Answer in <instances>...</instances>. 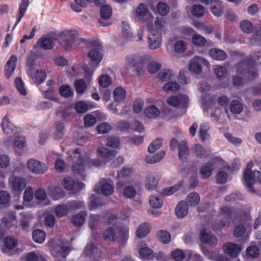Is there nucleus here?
Wrapping results in <instances>:
<instances>
[{"instance_id":"f257e3e1","label":"nucleus","mask_w":261,"mask_h":261,"mask_svg":"<svg viewBox=\"0 0 261 261\" xmlns=\"http://www.w3.org/2000/svg\"><path fill=\"white\" fill-rule=\"evenodd\" d=\"M80 151L81 149L79 148H76L73 151L74 158L77 159V161L73 165L72 170L77 177L80 179H84L85 177L84 174L85 167H97L101 166V163L98 159L92 160L90 159L87 154L81 157Z\"/></svg>"},{"instance_id":"f03ea898","label":"nucleus","mask_w":261,"mask_h":261,"mask_svg":"<svg viewBox=\"0 0 261 261\" xmlns=\"http://www.w3.org/2000/svg\"><path fill=\"white\" fill-rule=\"evenodd\" d=\"M254 166H259V162L258 160L255 159L253 161L250 162L248 164L244 174V178L247 190L252 194L256 193L255 190L252 187V185L255 183H261V173L255 169L252 171ZM254 168H255V167Z\"/></svg>"},{"instance_id":"7ed1b4c3","label":"nucleus","mask_w":261,"mask_h":261,"mask_svg":"<svg viewBox=\"0 0 261 261\" xmlns=\"http://www.w3.org/2000/svg\"><path fill=\"white\" fill-rule=\"evenodd\" d=\"M59 42L65 49H70L73 46H77L85 41L79 33L75 30H66L59 34Z\"/></svg>"},{"instance_id":"20e7f679","label":"nucleus","mask_w":261,"mask_h":261,"mask_svg":"<svg viewBox=\"0 0 261 261\" xmlns=\"http://www.w3.org/2000/svg\"><path fill=\"white\" fill-rule=\"evenodd\" d=\"M89 59L97 64L101 61L103 55L101 46L97 43H93L89 46L87 53Z\"/></svg>"},{"instance_id":"39448f33","label":"nucleus","mask_w":261,"mask_h":261,"mask_svg":"<svg viewBox=\"0 0 261 261\" xmlns=\"http://www.w3.org/2000/svg\"><path fill=\"white\" fill-rule=\"evenodd\" d=\"M27 167L31 172L36 174H43L48 170V168L45 164L33 159L28 160Z\"/></svg>"},{"instance_id":"423d86ee","label":"nucleus","mask_w":261,"mask_h":261,"mask_svg":"<svg viewBox=\"0 0 261 261\" xmlns=\"http://www.w3.org/2000/svg\"><path fill=\"white\" fill-rule=\"evenodd\" d=\"M9 185L13 191H22L26 187L25 178L12 175L9 179Z\"/></svg>"},{"instance_id":"0eeeda50","label":"nucleus","mask_w":261,"mask_h":261,"mask_svg":"<svg viewBox=\"0 0 261 261\" xmlns=\"http://www.w3.org/2000/svg\"><path fill=\"white\" fill-rule=\"evenodd\" d=\"M188 101V97L185 94H179L178 96L174 95L169 97L167 99L169 105L180 108H186Z\"/></svg>"},{"instance_id":"6e6552de","label":"nucleus","mask_w":261,"mask_h":261,"mask_svg":"<svg viewBox=\"0 0 261 261\" xmlns=\"http://www.w3.org/2000/svg\"><path fill=\"white\" fill-rule=\"evenodd\" d=\"M112 14V9L110 6H103L100 10V18L99 19V23L103 27L111 24L110 18Z\"/></svg>"},{"instance_id":"1a4fd4ad","label":"nucleus","mask_w":261,"mask_h":261,"mask_svg":"<svg viewBox=\"0 0 261 261\" xmlns=\"http://www.w3.org/2000/svg\"><path fill=\"white\" fill-rule=\"evenodd\" d=\"M99 193L109 196L114 192L113 181L110 178H102L99 182Z\"/></svg>"},{"instance_id":"9d476101","label":"nucleus","mask_w":261,"mask_h":261,"mask_svg":"<svg viewBox=\"0 0 261 261\" xmlns=\"http://www.w3.org/2000/svg\"><path fill=\"white\" fill-rule=\"evenodd\" d=\"M69 252L68 247L63 246L61 241L57 240L53 243L51 253L54 256H60L64 258L67 256Z\"/></svg>"},{"instance_id":"9b49d317","label":"nucleus","mask_w":261,"mask_h":261,"mask_svg":"<svg viewBox=\"0 0 261 261\" xmlns=\"http://www.w3.org/2000/svg\"><path fill=\"white\" fill-rule=\"evenodd\" d=\"M200 2L205 5H213L211 9L215 16L220 17L223 14V7L220 0H200Z\"/></svg>"},{"instance_id":"f8f14e48","label":"nucleus","mask_w":261,"mask_h":261,"mask_svg":"<svg viewBox=\"0 0 261 261\" xmlns=\"http://www.w3.org/2000/svg\"><path fill=\"white\" fill-rule=\"evenodd\" d=\"M162 44L161 34L152 30L148 36V47L151 50L159 48Z\"/></svg>"},{"instance_id":"ddd939ff","label":"nucleus","mask_w":261,"mask_h":261,"mask_svg":"<svg viewBox=\"0 0 261 261\" xmlns=\"http://www.w3.org/2000/svg\"><path fill=\"white\" fill-rule=\"evenodd\" d=\"M62 184L67 190H74L75 191L83 189L85 185L80 182H75L74 180L69 177L64 178L62 181Z\"/></svg>"},{"instance_id":"4468645a","label":"nucleus","mask_w":261,"mask_h":261,"mask_svg":"<svg viewBox=\"0 0 261 261\" xmlns=\"http://www.w3.org/2000/svg\"><path fill=\"white\" fill-rule=\"evenodd\" d=\"M203 63L206 65H209L207 61L202 58L195 57L191 60L189 65V69L196 74H199L201 73L202 69L200 65V63Z\"/></svg>"},{"instance_id":"2eb2a0df","label":"nucleus","mask_w":261,"mask_h":261,"mask_svg":"<svg viewBox=\"0 0 261 261\" xmlns=\"http://www.w3.org/2000/svg\"><path fill=\"white\" fill-rule=\"evenodd\" d=\"M85 255L96 259L100 256V251L93 243H90L86 246L84 250Z\"/></svg>"},{"instance_id":"dca6fc26","label":"nucleus","mask_w":261,"mask_h":261,"mask_svg":"<svg viewBox=\"0 0 261 261\" xmlns=\"http://www.w3.org/2000/svg\"><path fill=\"white\" fill-rule=\"evenodd\" d=\"M159 181V178L155 173H149L146 178L145 187L149 191L155 189Z\"/></svg>"},{"instance_id":"f3484780","label":"nucleus","mask_w":261,"mask_h":261,"mask_svg":"<svg viewBox=\"0 0 261 261\" xmlns=\"http://www.w3.org/2000/svg\"><path fill=\"white\" fill-rule=\"evenodd\" d=\"M223 248L225 253L231 257H236L242 250L241 246L231 243H226Z\"/></svg>"},{"instance_id":"a211bd4d","label":"nucleus","mask_w":261,"mask_h":261,"mask_svg":"<svg viewBox=\"0 0 261 261\" xmlns=\"http://www.w3.org/2000/svg\"><path fill=\"white\" fill-rule=\"evenodd\" d=\"M217 160V159L212 160L202 166L200 170V173L204 178H207L211 175L212 172L215 167Z\"/></svg>"},{"instance_id":"6ab92c4d","label":"nucleus","mask_w":261,"mask_h":261,"mask_svg":"<svg viewBox=\"0 0 261 261\" xmlns=\"http://www.w3.org/2000/svg\"><path fill=\"white\" fill-rule=\"evenodd\" d=\"M97 155L108 162L113 159L115 156V151L111 150L105 147H98L97 149Z\"/></svg>"},{"instance_id":"aec40b11","label":"nucleus","mask_w":261,"mask_h":261,"mask_svg":"<svg viewBox=\"0 0 261 261\" xmlns=\"http://www.w3.org/2000/svg\"><path fill=\"white\" fill-rule=\"evenodd\" d=\"M178 156L182 162H186L189 155V150L186 141H180L178 145Z\"/></svg>"},{"instance_id":"412c9836","label":"nucleus","mask_w":261,"mask_h":261,"mask_svg":"<svg viewBox=\"0 0 261 261\" xmlns=\"http://www.w3.org/2000/svg\"><path fill=\"white\" fill-rule=\"evenodd\" d=\"M17 62V58L15 56H12L10 58L9 60L7 61L5 66V76L9 79L12 75L15 67L16 63Z\"/></svg>"},{"instance_id":"4be33fe9","label":"nucleus","mask_w":261,"mask_h":261,"mask_svg":"<svg viewBox=\"0 0 261 261\" xmlns=\"http://www.w3.org/2000/svg\"><path fill=\"white\" fill-rule=\"evenodd\" d=\"M200 239L203 243L208 244L211 246H214L217 243L216 238L205 229H202L200 231Z\"/></svg>"},{"instance_id":"5701e85b","label":"nucleus","mask_w":261,"mask_h":261,"mask_svg":"<svg viewBox=\"0 0 261 261\" xmlns=\"http://www.w3.org/2000/svg\"><path fill=\"white\" fill-rule=\"evenodd\" d=\"M136 14L137 18L139 21L144 22L150 17V14L147 7L143 4H140L136 10Z\"/></svg>"},{"instance_id":"b1692460","label":"nucleus","mask_w":261,"mask_h":261,"mask_svg":"<svg viewBox=\"0 0 261 261\" xmlns=\"http://www.w3.org/2000/svg\"><path fill=\"white\" fill-rule=\"evenodd\" d=\"M210 57L218 61H223L227 58V54L223 50L218 48H212L208 51Z\"/></svg>"},{"instance_id":"393cba45","label":"nucleus","mask_w":261,"mask_h":261,"mask_svg":"<svg viewBox=\"0 0 261 261\" xmlns=\"http://www.w3.org/2000/svg\"><path fill=\"white\" fill-rule=\"evenodd\" d=\"M165 152L161 150L155 154L147 155L145 158V161L147 164H155L160 162L165 156Z\"/></svg>"},{"instance_id":"a878e982","label":"nucleus","mask_w":261,"mask_h":261,"mask_svg":"<svg viewBox=\"0 0 261 261\" xmlns=\"http://www.w3.org/2000/svg\"><path fill=\"white\" fill-rule=\"evenodd\" d=\"M188 213V206L184 201L179 202L175 207V213L179 218L185 217Z\"/></svg>"},{"instance_id":"bb28decb","label":"nucleus","mask_w":261,"mask_h":261,"mask_svg":"<svg viewBox=\"0 0 261 261\" xmlns=\"http://www.w3.org/2000/svg\"><path fill=\"white\" fill-rule=\"evenodd\" d=\"M56 40L54 37H42L39 40V46L45 49H50L53 48V43Z\"/></svg>"},{"instance_id":"cd10ccee","label":"nucleus","mask_w":261,"mask_h":261,"mask_svg":"<svg viewBox=\"0 0 261 261\" xmlns=\"http://www.w3.org/2000/svg\"><path fill=\"white\" fill-rule=\"evenodd\" d=\"M144 113L149 118H155L161 114L160 111L154 105H150L146 108Z\"/></svg>"},{"instance_id":"c85d7f7f","label":"nucleus","mask_w":261,"mask_h":261,"mask_svg":"<svg viewBox=\"0 0 261 261\" xmlns=\"http://www.w3.org/2000/svg\"><path fill=\"white\" fill-rule=\"evenodd\" d=\"M74 3L70 4V7L72 10L76 12H80L82 8L85 7L88 3H91L92 0H74Z\"/></svg>"},{"instance_id":"c756f323","label":"nucleus","mask_w":261,"mask_h":261,"mask_svg":"<svg viewBox=\"0 0 261 261\" xmlns=\"http://www.w3.org/2000/svg\"><path fill=\"white\" fill-rule=\"evenodd\" d=\"M151 229L149 223H144L141 224L136 231V236L139 238L145 237L150 232Z\"/></svg>"},{"instance_id":"7c9ffc66","label":"nucleus","mask_w":261,"mask_h":261,"mask_svg":"<svg viewBox=\"0 0 261 261\" xmlns=\"http://www.w3.org/2000/svg\"><path fill=\"white\" fill-rule=\"evenodd\" d=\"M1 125L4 132L7 134H10L17 130L16 127L10 122L7 116L4 117Z\"/></svg>"},{"instance_id":"2f4dec72","label":"nucleus","mask_w":261,"mask_h":261,"mask_svg":"<svg viewBox=\"0 0 261 261\" xmlns=\"http://www.w3.org/2000/svg\"><path fill=\"white\" fill-rule=\"evenodd\" d=\"M32 69H30L29 70V74L31 76L32 79L33 80L34 83L37 84H40L42 83L46 77V73L44 70H37L34 76L32 74Z\"/></svg>"},{"instance_id":"473e14b6","label":"nucleus","mask_w":261,"mask_h":261,"mask_svg":"<svg viewBox=\"0 0 261 261\" xmlns=\"http://www.w3.org/2000/svg\"><path fill=\"white\" fill-rule=\"evenodd\" d=\"M113 98L116 101L121 102L126 98V91L121 87L115 88L113 91Z\"/></svg>"},{"instance_id":"72a5a7b5","label":"nucleus","mask_w":261,"mask_h":261,"mask_svg":"<svg viewBox=\"0 0 261 261\" xmlns=\"http://www.w3.org/2000/svg\"><path fill=\"white\" fill-rule=\"evenodd\" d=\"M193 150L195 155L200 158H204L210 153V150L203 148L201 145L197 144L193 147Z\"/></svg>"},{"instance_id":"f704fd0d","label":"nucleus","mask_w":261,"mask_h":261,"mask_svg":"<svg viewBox=\"0 0 261 261\" xmlns=\"http://www.w3.org/2000/svg\"><path fill=\"white\" fill-rule=\"evenodd\" d=\"M48 189L50 196L54 200L62 199L64 196L62 190L60 188L51 186L49 187Z\"/></svg>"},{"instance_id":"c9c22d12","label":"nucleus","mask_w":261,"mask_h":261,"mask_svg":"<svg viewBox=\"0 0 261 261\" xmlns=\"http://www.w3.org/2000/svg\"><path fill=\"white\" fill-rule=\"evenodd\" d=\"M186 203L188 206H195L197 205L200 201V196L199 194L196 192H193L189 194L186 199Z\"/></svg>"},{"instance_id":"e433bc0d","label":"nucleus","mask_w":261,"mask_h":261,"mask_svg":"<svg viewBox=\"0 0 261 261\" xmlns=\"http://www.w3.org/2000/svg\"><path fill=\"white\" fill-rule=\"evenodd\" d=\"M230 111L234 114H240L243 110L242 102L239 100H233L230 104Z\"/></svg>"},{"instance_id":"4c0bfd02","label":"nucleus","mask_w":261,"mask_h":261,"mask_svg":"<svg viewBox=\"0 0 261 261\" xmlns=\"http://www.w3.org/2000/svg\"><path fill=\"white\" fill-rule=\"evenodd\" d=\"M86 217V214L84 212H80L72 216L71 222L76 226H80L84 224Z\"/></svg>"},{"instance_id":"58836bf2","label":"nucleus","mask_w":261,"mask_h":261,"mask_svg":"<svg viewBox=\"0 0 261 261\" xmlns=\"http://www.w3.org/2000/svg\"><path fill=\"white\" fill-rule=\"evenodd\" d=\"M32 238L36 243L41 244L43 243L45 240V233L41 229H36L32 232Z\"/></svg>"},{"instance_id":"ea45409f","label":"nucleus","mask_w":261,"mask_h":261,"mask_svg":"<svg viewBox=\"0 0 261 261\" xmlns=\"http://www.w3.org/2000/svg\"><path fill=\"white\" fill-rule=\"evenodd\" d=\"M29 0H21V3L18 10V16L16 22L14 25V27L19 22L21 18L23 16L25 12L29 6Z\"/></svg>"},{"instance_id":"a19ab883","label":"nucleus","mask_w":261,"mask_h":261,"mask_svg":"<svg viewBox=\"0 0 261 261\" xmlns=\"http://www.w3.org/2000/svg\"><path fill=\"white\" fill-rule=\"evenodd\" d=\"M3 221L5 223L7 227H11L16 224V218L14 212L8 213L3 218Z\"/></svg>"},{"instance_id":"79ce46f5","label":"nucleus","mask_w":261,"mask_h":261,"mask_svg":"<svg viewBox=\"0 0 261 261\" xmlns=\"http://www.w3.org/2000/svg\"><path fill=\"white\" fill-rule=\"evenodd\" d=\"M139 254L143 258L151 259L154 257L153 251L150 248L144 246L139 249Z\"/></svg>"},{"instance_id":"37998d69","label":"nucleus","mask_w":261,"mask_h":261,"mask_svg":"<svg viewBox=\"0 0 261 261\" xmlns=\"http://www.w3.org/2000/svg\"><path fill=\"white\" fill-rule=\"evenodd\" d=\"M32 219V216L30 215L22 216V218L20 220V226L23 231H28Z\"/></svg>"},{"instance_id":"c03bdc74","label":"nucleus","mask_w":261,"mask_h":261,"mask_svg":"<svg viewBox=\"0 0 261 261\" xmlns=\"http://www.w3.org/2000/svg\"><path fill=\"white\" fill-rule=\"evenodd\" d=\"M55 132L54 138L56 139L59 140L61 139L64 135V124L61 121H57L55 124Z\"/></svg>"},{"instance_id":"a18cd8bd","label":"nucleus","mask_w":261,"mask_h":261,"mask_svg":"<svg viewBox=\"0 0 261 261\" xmlns=\"http://www.w3.org/2000/svg\"><path fill=\"white\" fill-rule=\"evenodd\" d=\"M137 191L135 187L132 186L125 187L123 190V196L126 198L134 199L137 195Z\"/></svg>"},{"instance_id":"49530a36","label":"nucleus","mask_w":261,"mask_h":261,"mask_svg":"<svg viewBox=\"0 0 261 261\" xmlns=\"http://www.w3.org/2000/svg\"><path fill=\"white\" fill-rule=\"evenodd\" d=\"M70 108L68 106H61L57 109L56 114L66 120L70 115Z\"/></svg>"},{"instance_id":"de8ad7c7","label":"nucleus","mask_w":261,"mask_h":261,"mask_svg":"<svg viewBox=\"0 0 261 261\" xmlns=\"http://www.w3.org/2000/svg\"><path fill=\"white\" fill-rule=\"evenodd\" d=\"M241 30L246 34H250L253 31V25L252 22L248 20H243L240 23Z\"/></svg>"},{"instance_id":"09e8293b","label":"nucleus","mask_w":261,"mask_h":261,"mask_svg":"<svg viewBox=\"0 0 261 261\" xmlns=\"http://www.w3.org/2000/svg\"><path fill=\"white\" fill-rule=\"evenodd\" d=\"M214 73L217 77L220 80L225 79L227 74V69L225 67L217 65L214 67Z\"/></svg>"},{"instance_id":"8fccbe9b","label":"nucleus","mask_w":261,"mask_h":261,"mask_svg":"<svg viewBox=\"0 0 261 261\" xmlns=\"http://www.w3.org/2000/svg\"><path fill=\"white\" fill-rule=\"evenodd\" d=\"M74 138L75 143L79 145H84L89 139V137L87 135L80 133H75Z\"/></svg>"},{"instance_id":"3c124183","label":"nucleus","mask_w":261,"mask_h":261,"mask_svg":"<svg viewBox=\"0 0 261 261\" xmlns=\"http://www.w3.org/2000/svg\"><path fill=\"white\" fill-rule=\"evenodd\" d=\"M192 42L196 46H203L206 43V39L201 35L195 33L192 36Z\"/></svg>"},{"instance_id":"603ef678","label":"nucleus","mask_w":261,"mask_h":261,"mask_svg":"<svg viewBox=\"0 0 261 261\" xmlns=\"http://www.w3.org/2000/svg\"><path fill=\"white\" fill-rule=\"evenodd\" d=\"M210 127L207 123L201 124L199 127V134L200 138L202 141H204L209 138V135L207 134Z\"/></svg>"},{"instance_id":"864d4df0","label":"nucleus","mask_w":261,"mask_h":261,"mask_svg":"<svg viewBox=\"0 0 261 261\" xmlns=\"http://www.w3.org/2000/svg\"><path fill=\"white\" fill-rule=\"evenodd\" d=\"M150 205L155 208H160L163 205V201L160 196L152 195L149 198Z\"/></svg>"},{"instance_id":"5fc2aeb1","label":"nucleus","mask_w":261,"mask_h":261,"mask_svg":"<svg viewBox=\"0 0 261 261\" xmlns=\"http://www.w3.org/2000/svg\"><path fill=\"white\" fill-rule=\"evenodd\" d=\"M163 88L166 92H176L179 90L180 86L176 82H170L165 84Z\"/></svg>"},{"instance_id":"6e6d98bb","label":"nucleus","mask_w":261,"mask_h":261,"mask_svg":"<svg viewBox=\"0 0 261 261\" xmlns=\"http://www.w3.org/2000/svg\"><path fill=\"white\" fill-rule=\"evenodd\" d=\"M174 76L173 72L168 69L162 70L159 73V78L162 81H167L171 80Z\"/></svg>"},{"instance_id":"4d7b16f0","label":"nucleus","mask_w":261,"mask_h":261,"mask_svg":"<svg viewBox=\"0 0 261 261\" xmlns=\"http://www.w3.org/2000/svg\"><path fill=\"white\" fill-rule=\"evenodd\" d=\"M106 145L108 147L118 148L120 145V141L118 137L110 136L107 139Z\"/></svg>"},{"instance_id":"13d9d810","label":"nucleus","mask_w":261,"mask_h":261,"mask_svg":"<svg viewBox=\"0 0 261 261\" xmlns=\"http://www.w3.org/2000/svg\"><path fill=\"white\" fill-rule=\"evenodd\" d=\"M162 140L157 138L153 140L149 145L148 148V151L150 153H154L156 150H158L162 145Z\"/></svg>"},{"instance_id":"bf43d9fd","label":"nucleus","mask_w":261,"mask_h":261,"mask_svg":"<svg viewBox=\"0 0 261 261\" xmlns=\"http://www.w3.org/2000/svg\"><path fill=\"white\" fill-rule=\"evenodd\" d=\"M68 208L65 205H58L55 208V213L57 217L61 218L67 215Z\"/></svg>"},{"instance_id":"052dcab7","label":"nucleus","mask_w":261,"mask_h":261,"mask_svg":"<svg viewBox=\"0 0 261 261\" xmlns=\"http://www.w3.org/2000/svg\"><path fill=\"white\" fill-rule=\"evenodd\" d=\"M182 186V183L180 181L177 184L170 187L166 188L163 190V194L166 196H169L173 194L177 191Z\"/></svg>"},{"instance_id":"680f3d73","label":"nucleus","mask_w":261,"mask_h":261,"mask_svg":"<svg viewBox=\"0 0 261 261\" xmlns=\"http://www.w3.org/2000/svg\"><path fill=\"white\" fill-rule=\"evenodd\" d=\"M236 67L237 72L238 73L246 75V73L249 67L248 62L246 60L242 61L236 65Z\"/></svg>"},{"instance_id":"e2e57ef3","label":"nucleus","mask_w":261,"mask_h":261,"mask_svg":"<svg viewBox=\"0 0 261 261\" xmlns=\"http://www.w3.org/2000/svg\"><path fill=\"white\" fill-rule=\"evenodd\" d=\"M75 89L77 93H83L86 90L87 86L85 82L82 79L75 81L74 84Z\"/></svg>"},{"instance_id":"0e129e2a","label":"nucleus","mask_w":261,"mask_h":261,"mask_svg":"<svg viewBox=\"0 0 261 261\" xmlns=\"http://www.w3.org/2000/svg\"><path fill=\"white\" fill-rule=\"evenodd\" d=\"M98 83L101 87L106 88L112 84V80L108 74H102L99 77Z\"/></svg>"},{"instance_id":"69168bd1","label":"nucleus","mask_w":261,"mask_h":261,"mask_svg":"<svg viewBox=\"0 0 261 261\" xmlns=\"http://www.w3.org/2000/svg\"><path fill=\"white\" fill-rule=\"evenodd\" d=\"M103 237L108 241H115L116 233L113 227H109L103 232Z\"/></svg>"},{"instance_id":"338daca9","label":"nucleus","mask_w":261,"mask_h":261,"mask_svg":"<svg viewBox=\"0 0 261 261\" xmlns=\"http://www.w3.org/2000/svg\"><path fill=\"white\" fill-rule=\"evenodd\" d=\"M192 14L197 17H200L204 15L205 10L204 8L200 5H195L192 9Z\"/></svg>"},{"instance_id":"774afa93","label":"nucleus","mask_w":261,"mask_h":261,"mask_svg":"<svg viewBox=\"0 0 261 261\" xmlns=\"http://www.w3.org/2000/svg\"><path fill=\"white\" fill-rule=\"evenodd\" d=\"M97 132L100 134L108 133L111 129V125L106 122L100 123L96 126Z\"/></svg>"}]
</instances>
